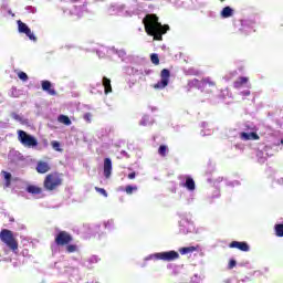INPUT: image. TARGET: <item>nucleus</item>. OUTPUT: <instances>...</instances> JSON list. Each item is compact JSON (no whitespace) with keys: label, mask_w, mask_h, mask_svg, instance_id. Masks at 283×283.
Here are the masks:
<instances>
[{"label":"nucleus","mask_w":283,"mask_h":283,"mask_svg":"<svg viewBox=\"0 0 283 283\" xmlns=\"http://www.w3.org/2000/svg\"><path fill=\"white\" fill-rule=\"evenodd\" d=\"M1 174L6 180L4 187H10V182L12 180V174H10L8 171H2Z\"/></svg>","instance_id":"22"},{"label":"nucleus","mask_w":283,"mask_h":283,"mask_svg":"<svg viewBox=\"0 0 283 283\" xmlns=\"http://www.w3.org/2000/svg\"><path fill=\"white\" fill-rule=\"evenodd\" d=\"M249 83V77H239L237 81L233 82L234 90H240L243 85Z\"/></svg>","instance_id":"15"},{"label":"nucleus","mask_w":283,"mask_h":283,"mask_svg":"<svg viewBox=\"0 0 283 283\" xmlns=\"http://www.w3.org/2000/svg\"><path fill=\"white\" fill-rule=\"evenodd\" d=\"M14 155H15V156H19V153L15 151Z\"/></svg>","instance_id":"37"},{"label":"nucleus","mask_w":283,"mask_h":283,"mask_svg":"<svg viewBox=\"0 0 283 283\" xmlns=\"http://www.w3.org/2000/svg\"><path fill=\"white\" fill-rule=\"evenodd\" d=\"M144 28L148 36H153L154 41H163V34L169 32V24L159 22L158 15L148 13L143 19Z\"/></svg>","instance_id":"1"},{"label":"nucleus","mask_w":283,"mask_h":283,"mask_svg":"<svg viewBox=\"0 0 283 283\" xmlns=\"http://www.w3.org/2000/svg\"><path fill=\"white\" fill-rule=\"evenodd\" d=\"M134 178H136V172L128 174V179L129 180H134Z\"/></svg>","instance_id":"34"},{"label":"nucleus","mask_w":283,"mask_h":283,"mask_svg":"<svg viewBox=\"0 0 283 283\" xmlns=\"http://www.w3.org/2000/svg\"><path fill=\"white\" fill-rule=\"evenodd\" d=\"M241 140H260V135L258 133H241L240 134Z\"/></svg>","instance_id":"12"},{"label":"nucleus","mask_w":283,"mask_h":283,"mask_svg":"<svg viewBox=\"0 0 283 283\" xmlns=\"http://www.w3.org/2000/svg\"><path fill=\"white\" fill-rule=\"evenodd\" d=\"M171 77V72L168 69H164L160 72V81L153 85L154 90H165L169 85V78Z\"/></svg>","instance_id":"6"},{"label":"nucleus","mask_w":283,"mask_h":283,"mask_svg":"<svg viewBox=\"0 0 283 283\" xmlns=\"http://www.w3.org/2000/svg\"><path fill=\"white\" fill-rule=\"evenodd\" d=\"M221 2H223L224 0H220Z\"/></svg>","instance_id":"39"},{"label":"nucleus","mask_w":283,"mask_h":283,"mask_svg":"<svg viewBox=\"0 0 283 283\" xmlns=\"http://www.w3.org/2000/svg\"><path fill=\"white\" fill-rule=\"evenodd\" d=\"M43 92H46L50 96H56V91L52 86V82L45 80L41 82Z\"/></svg>","instance_id":"10"},{"label":"nucleus","mask_w":283,"mask_h":283,"mask_svg":"<svg viewBox=\"0 0 283 283\" xmlns=\"http://www.w3.org/2000/svg\"><path fill=\"white\" fill-rule=\"evenodd\" d=\"M168 151H169V148L166 145H160L158 148V154L159 156H161V158H165Z\"/></svg>","instance_id":"24"},{"label":"nucleus","mask_w":283,"mask_h":283,"mask_svg":"<svg viewBox=\"0 0 283 283\" xmlns=\"http://www.w3.org/2000/svg\"><path fill=\"white\" fill-rule=\"evenodd\" d=\"M83 118L86 123H92V113L84 114Z\"/></svg>","instance_id":"32"},{"label":"nucleus","mask_w":283,"mask_h":283,"mask_svg":"<svg viewBox=\"0 0 283 283\" xmlns=\"http://www.w3.org/2000/svg\"><path fill=\"white\" fill-rule=\"evenodd\" d=\"M95 191L104 196V198H107V190H105V188L95 187Z\"/></svg>","instance_id":"30"},{"label":"nucleus","mask_w":283,"mask_h":283,"mask_svg":"<svg viewBox=\"0 0 283 283\" xmlns=\"http://www.w3.org/2000/svg\"><path fill=\"white\" fill-rule=\"evenodd\" d=\"M134 191H138V187L137 186H126L125 188V192L127 193V196H132V193H134Z\"/></svg>","instance_id":"25"},{"label":"nucleus","mask_w":283,"mask_h":283,"mask_svg":"<svg viewBox=\"0 0 283 283\" xmlns=\"http://www.w3.org/2000/svg\"><path fill=\"white\" fill-rule=\"evenodd\" d=\"M150 61L154 65H160V59L158 57V54L153 53L150 55Z\"/></svg>","instance_id":"26"},{"label":"nucleus","mask_w":283,"mask_h":283,"mask_svg":"<svg viewBox=\"0 0 283 283\" xmlns=\"http://www.w3.org/2000/svg\"><path fill=\"white\" fill-rule=\"evenodd\" d=\"M36 193H41V188H36Z\"/></svg>","instance_id":"36"},{"label":"nucleus","mask_w":283,"mask_h":283,"mask_svg":"<svg viewBox=\"0 0 283 283\" xmlns=\"http://www.w3.org/2000/svg\"><path fill=\"white\" fill-rule=\"evenodd\" d=\"M180 254L177 251H168V252H158L155 254H150L146 258V260H163L164 262H174L178 260Z\"/></svg>","instance_id":"4"},{"label":"nucleus","mask_w":283,"mask_h":283,"mask_svg":"<svg viewBox=\"0 0 283 283\" xmlns=\"http://www.w3.org/2000/svg\"><path fill=\"white\" fill-rule=\"evenodd\" d=\"M51 146L53 147V149H55V151H63V149H61V143L56 140L52 142Z\"/></svg>","instance_id":"27"},{"label":"nucleus","mask_w":283,"mask_h":283,"mask_svg":"<svg viewBox=\"0 0 283 283\" xmlns=\"http://www.w3.org/2000/svg\"><path fill=\"white\" fill-rule=\"evenodd\" d=\"M72 240H73L72 234H70V232L67 231H60L55 235V244L57 247H66L72 242Z\"/></svg>","instance_id":"7"},{"label":"nucleus","mask_w":283,"mask_h":283,"mask_svg":"<svg viewBox=\"0 0 283 283\" xmlns=\"http://www.w3.org/2000/svg\"><path fill=\"white\" fill-rule=\"evenodd\" d=\"M75 1H78V0H75Z\"/></svg>","instance_id":"40"},{"label":"nucleus","mask_w":283,"mask_h":283,"mask_svg":"<svg viewBox=\"0 0 283 283\" xmlns=\"http://www.w3.org/2000/svg\"><path fill=\"white\" fill-rule=\"evenodd\" d=\"M230 249H238L239 251L248 252L250 250L249 243L247 242H240V241H232L229 244Z\"/></svg>","instance_id":"9"},{"label":"nucleus","mask_w":283,"mask_h":283,"mask_svg":"<svg viewBox=\"0 0 283 283\" xmlns=\"http://www.w3.org/2000/svg\"><path fill=\"white\" fill-rule=\"evenodd\" d=\"M11 118H13V120H17V123H20L21 125H28V119H25L22 115L17 114V113H12L11 114Z\"/></svg>","instance_id":"17"},{"label":"nucleus","mask_w":283,"mask_h":283,"mask_svg":"<svg viewBox=\"0 0 283 283\" xmlns=\"http://www.w3.org/2000/svg\"><path fill=\"white\" fill-rule=\"evenodd\" d=\"M238 263L235 262V260H230V262H229V264H228V269H235V265H237Z\"/></svg>","instance_id":"33"},{"label":"nucleus","mask_w":283,"mask_h":283,"mask_svg":"<svg viewBox=\"0 0 283 283\" xmlns=\"http://www.w3.org/2000/svg\"><path fill=\"white\" fill-rule=\"evenodd\" d=\"M274 231H275L276 238H283V224L282 223L275 224Z\"/></svg>","instance_id":"21"},{"label":"nucleus","mask_w":283,"mask_h":283,"mask_svg":"<svg viewBox=\"0 0 283 283\" xmlns=\"http://www.w3.org/2000/svg\"><path fill=\"white\" fill-rule=\"evenodd\" d=\"M0 240L3 242L7 249L17 253L19 251V242L14 238V233L8 229H2L0 232Z\"/></svg>","instance_id":"2"},{"label":"nucleus","mask_w":283,"mask_h":283,"mask_svg":"<svg viewBox=\"0 0 283 283\" xmlns=\"http://www.w3.org/2000/svg\"><path fill=\"white\" fill-rule=\"evenodd\" d=\"M102 83L104 87V94H112V80L104 76Z\"/></svg>","instance_id":"14"},{"label":"nucleus","mask_w":283,"mask_h":283,"mask_svg":"<svg viewBox=\"0 0 283 283\" xmlns=\"http://www.w3.org/2000/svg\"><path fill=\"white\" fill-rule=\"evenodd\" d=\"M140 125H145V122H140Z\"/></svg>","instance_id":"38"},{"label":"nucleus","mask_w":283,"mask_h":283,"mask_svg":"<svg viewBox=\"0 0 283 283\" xmlns=\"http://www.w3.org/2000/svg\"><path fill=\"white\" fill-rule=\"evenodd\" d=\"M233 14V9L231 7H224L221 11L222 19H229Z\"/></svg>","instance_id":"18"},{"label":"nucleus","mask_w":283,"mask_h":283,"mask_svg":"<svg viewBox=\"0 0 283 283\" xmlns=\"http://www.w3.org/2000/svg\"><path fill=\"white\" fill-rule=\"evenodd\" d=\"M18 77L20 78V81H28V74L23 71L18 72Z\"/></svg>","instance_id":"29"},{"label":"nucleus","mask_w":283,"mask_h":283,"mask_svg":"<svg viewBox=\"0 0 283 283\" xmlns=\"http://www.w3.org/2000/svg\"><path fill=\"white\" fill-rule=\"evenodd\" d=\"M18 140L23 147H28V149L36 147V138L28 134L25 130H18Z\"/></svg>","instance_id":"5"},{"label":"nucleus","mask_w":283,"mask_h":283,"mask_svg":"<svg viewBox=\"0 0 283 283\" xmlns=\"http://www.w3.org/2000/svg\"><path fill=\"white\" fill-rule=\"evenodd\" d=\"M184 187H186V189H188V191H195L196 190V181H193V178L187 177Z\"/></svg>","instance_id":"16"},{"label":"nucleus","mask_w":283,"mask_h":283,"mask_svg":"<svg viewBox=\"0 0 283 283\" xmlns=\"http://www.w3.org/2000/svg\"><path fill=\"white\" fill-rule=\"evenodd\" d=\"M196 250H197L196 247H186V248H180L179 253L181 255H187L189 253H193V251H196Z\"/></svg>","instance_id":"20"},{"label":"nucleus","mask_w":283,"mask_h":283,"mask_svg":"<svg viewBox=\"0 0 283 283\" xmlns=\"http://www.w3.org/2000/svg\"><path fill=\"white\" fill-rule=\"evenodd\" d=\"M201 83H202L203 86L208 85V87H216V82H213V80H211V77L202 78Z\"/></svg>","instance_id":"23"},{"label":"nucleus","mask_w":283,"mask_h":283,"mask_svg":"<svg viewBox=\"0 0 283 283\" xmlns=\"http://www.w3.org/2000/svg\"><path fill=\"white\" fill-rule=\"evenodd\" d=\"M59 123H62V125H66L70 126L72 125V120L70 119V117L67 115H60L57 117Z\"/></svg>","instance_id":"19"},{"label":"nucleus","mask_w":283,"mask_h":283,"mask_svg":"<svg viewBox=\"0 0 283 283\" xmlns=\"http://www.w3.org/2000/svg\"><path fill=\"white\" fill-rule=\"evenodd\" d=\"M50 169H52V167L50 166V164H48V161L38 163V166H36L38 174H48Z\"/></svg>","instance_id":"11"},{"label":"nucleus","mask_w":283,"mask_h":283,"mask_svg":"<svg viewBox=\"0 0 283 283\" xmlns=\"http://www.w3.org/2000/svg\"><path fill=\"white\" fill-rule=\"evenodd\" d=\"M112 176V159L105 158L104 159V177L111 178Z\"/></svg>","instance_id":"13"},{"label":"nucleus","mask_w":283,"mask_h":283,"mask_svg":"<svg viewBox=\"0 0 283 283\" xmlns=\"http://www.w3.org/2000/svg\"><path fill=\"white\" fill-rule=\"evenodd\" d=\"M18 32L20 34H25L30 41H36V36L34 33H32V30H30V27L28 24L23 23L21 20H18Z\"/></svg>","instance_id":"8"},{"label":"nucleus","mask_w":283,"mask_h":283,"mask_svg":"<svg viewBox=\"0 0 283 283\" xmlns=\"http://www.w3.org/2000/svg\"><path fill=\"white\" fill-rule=\"evenodd\" d=\"M27 191H28V193H32L33 196H35V193H36V186H28L27 187Z\"/></svg>","instance_id":"31"},{"label":"nucleus","mask_w":283,"mask_h":283,"mask_svg":"<svg viewBox=\"0 0 283 283\" xmlns=\"http://www.w3.org/2000/svg\"><path fill=\"white\" fill-rule=\"evenodd\" d=\"M251 92L247 91L243 93V96H250Z\"/></svg>","instance_id":"35"},{"label":"nucleus","mask_w":283,"mask_h":283,"mask_svg":"<svg viewBox=\"0 0 283 283\" xmlns=\"http://www.w3.org/2000/svg\"><path fill=\"white\" fill-rule=\"evenodd\" d=\"M76 250H77L76 245H74V244H66L67 253H76Z\"/></svg>","instance_id":"28"},{"label":"nucleus","mask_w":283,"mask_h":283,"mask_svg":"<svg viewBox=\"0 0 283 283\" xmlns=\"http://www.w3.org/2000/svg\"><path fill=\"white\" fill-rule=\"evenodd\" d=\"M63 185V177L59 172H51L44 179V187L48 191H54Z\"/></svg>","instance_id":"3"}]
</instances>
